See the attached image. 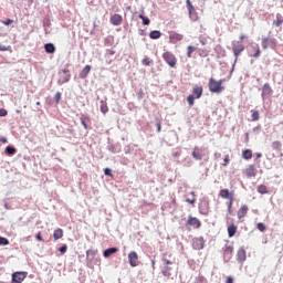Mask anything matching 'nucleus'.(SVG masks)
I'll use <instances>...</instances> for the list:
<instances>
[{"label":"nucleus","instance_id":"7ed1b4c3","mask_svg":"<svg viewBox=\"0 0 283 283\" xmlns=\"http://www.w3.org/2000/svg\"><path fill=\"white\" fill-rule=\"evenodd\" d=\"M161 56H163V60L168 64V66H170V69H175L178 60L176 59L174 52H170L169 50H167L166 52H164Z\"/></svg>","mask_w":283,"mask_h":283},{"label":"nucleus","instance_id":"6e6d98bb","mask_svg":"<svg viewBox=\"0 0 283 283\" xmlns=\"http://www.w3.org/2000/svg\"><path fill=\"white\" fill-rule=\"evenodd\" d=\"M0 142H1V143H8V138L2 137V138H0Z\"/></svg>","mask_w":283,"mask_h":283},{"label":"nucleus","instance_id":"c85d7f7f","mask_svg":"<svg viewBox=\"0 0 283 283\" xmlns=\"http://www.w3.org/2000/svg\"><path fill=\"white\" fill-rule=\"evenodd\" d=\"M17 153V148H14V146H7L6 147V154L9 156L15 155Z\"/></svg>","mask_w":283,"mask_h":283},{"label":"nucleus","instance_id":"c9c22d12","mask_svg":"<svg viewBox=\"0 0 283 283\" xmlns=\"http://www.w3.org/2000/svg\"><path fill=\"white\" fill-rule=\"evenodd\" d=\"M281 147H282V143H280V140H274L273 143H272V149H281Z\"/></svg>","mask_w":283,"mask_h":283},{"label":"nucleus","instance_id":"6e6552de","mask_svg":"<svg viewBox=\"0 0 283 283\" xmlns=\"http://www.w3.org/2000/svg\"><path fill=\"white\" fill-rule=\"evenodd\" d=\"M205 243L206 241L203 237H197L196 239H193L192 247L193 249L201 250L205 249Z\"/></svg>","mask_w":283,"mask_h":283},{"label":"nucleus","instance_id":"b1692460","mask_svg":"<svg viewBox=\"0 0 283 283\" xmlns=\"http://www.w3.org/2000/svg\"><path fill=\"white\" fill-rule=\"evenodd\" d=\"M282 24H283V15L277 13L276 19L273 20V25L274 27H282Z\"/></svg>","mask_w":283,"mask_h":283},{"label":"nucleus","instance_id":"a19ab883","mask_svg":"<svg viewBox=\"0 0 283 283\" xmlns=\"http://www.w3.org/2000/svg\"><path fill=\"white\" fill-rule=\"evenodd\" d=\"M188 104L190 106L195 105V95L193 94H189V96H188Z\"/></svg>","mask_w":283,"mask_h":283},{"label":"nucleus","instance_id":"393cba45","mask_svg":"<svg viewBox=\"0 0 283 283\" xmlns=\"http://www.w3.org/2000/svg\"><path fill=\"white\" fill-rule=\"evenodd\" d=\"M160 36H163L160 30H151V32L149 33V38L154 40L160 39Z\"/></svg>","mask_w":283,"mask_h":283},{"label":"nucleus","instance_id":"49530a36","mask_svg":"<svg viewBox=\"0 0 283 283\" xmlns=\"http://www.w3.org/2000/svg\"><path fill=\"white\" fill-rule=\"evenodd\" d=\"M229 163H230V155H226L223 166L228 167Z\"/></svg>","mask_w":283,"mask_h":283},{"label":"nucleus","instance_id":"58836bf2","mask_svg":"<svg viewBox=\"0 0 283 283\" xmlns=\"http://www.w3.org/2000/svg\"><path fill=\"white\" fill-rule=\"evenodd\" d=\"M256 228L259 229V231H261L262 233H264L266 231V224L265 223H258Z\"/></svg>","mask_w":283,"mask_h":283},{"label":"nucleus","instance_id":"e433bc0d","mask_svg":"<svg viewBox=\"0 0 283 283\" xmlns=\"http://www.w3.org/2000/svg\"><path fill=\"white\" fill-rule=\"evenodd\" d=\"M195 50H197L196 46H188V49H187L188 59H191L192 52H195Z\"/></svg>","mask_w":283,"mask_h":283},{"label":"nucleus","instance_id":"9b49d317","mask_svg":"<svg viewBox=\"0 0 283 283\" xmlns=\"http://www.w3.org/2000/svg\"><path fill=\"white\" fill-rule=\"evenodd\" d=\"M111 23L114 27H120V24H123V17H122V14H113L111 17Z\"/></svg>","mask_w":283,"mask_h":283},{"label":"nucleus","instance_id":"a878e982","mask_svg":"<svg viewBox=\"0 0 283 283\" xmlns=\"http://www.w3.org/2000/svg\"><path fill=\"white\" fill-rule=\"evenodd\" d=\"M98 251L94 250V249H88V251H86V259H91V261L96 258Z\"/></svg>","mask_w":283,"mask_h":283},{"label":"nucleus","instance_id":"7c9ffc66","mask_svg":"<svg viewBox=\"0 0 283 283\" xmlns=\"http://www.w3.org/2000/svg\"><path fill=\"white\" fill-rule=\"evenodd\" d=\"M258 191H259L261 195H266V193L269 192V189H268L266 185H259Z\"/></svg>","mask_w":283,"mask_h":283},{"label":"nucleus","instance_id":"de8ad7c7","mask_svg":"<svg viewBox=\"0 0 283 283\" xmlns=\"http://www.w3.org/2000/svg\"><path fill=\"white\" fill-rule=\"evenodd\" d=\"M59 251H60L62 254L66 253V251H67V245H62V247H60Z\"/></svg>","mask_w":283,"mask_h":283},{"label":"nucleus","instance_id":"79ce46f5","mask_svg":"<svg viewBox=\"0 0 283 283\" xmlns=\"http://www.w3.org/2000/svg\"><path fill=\"white\" fill-rule=\"evenodd\" d=\"M61 98H62V93H56L55 94V104L59 105V103H61Z\"/></svg>","mask_w":283,"mask_h":283},{"label":"nucleus","instance_id":"2eb2a0df","mask_svg":"<svg viewBox=\"0 0 283 283\" xmlns=\"http://www.w3.org/2000/svg\"><path fill=\"white\" fill-rule=\"evenodd\" d=\"M233 54H234V57H235V61H238L241 52H243L244 50V45L243 44H239V45H233Z\"/></svg>","mask_w":283,"mask_h":283},{"label":"nucleus","instance_id":"6ab92c4d","mask_svg":"<svg viewBox=\"0 0 283 283\" xmlns=\"http://www.w3.org/2000/svg\"><path fill=\"white\" fill-rule=\"evenodd\" d=\"M118 249L117 247H111L109 249H106L104 251V258H111V255H114V253H117Z\"/></svg>","mask_w":283,"mask_h":283},{"label":"nucleus","instance_id":"1a4fd4ad","mask_svg":"<svg viewBox=\"0 0 283 283\" xmlns=\"http://www.w3.org/2000/svg\"><path fill=\"white\" fill-rule=\"evenodd\" d=\"M187 224H190L191 227H196L197 229H200L201 221L198 219V217H192V214H189Z\"/></svg>","mask_w":283,"mask_h":283},{"label":"nucleus","instance_id":"8fccbe9b","mask_svg":"<svg viewBox=\"0 0 283 283\" xmlns=\"http://www.w3.org/2000/svg\"><path fill=\"white\" fill-rule=\"evenodd\" d=\"M35 239H38V241H44L42 233L35 234Z\"/></svg>","mask_w":283,"mask_h":283},{"label":"nucleus","instance_id":"72a5a7b5","mask_svg":"<svg viewBox=\"0 0 283 283\" xmlns=\"http://www.w3.org/2000/svg\"><path fill=\"white\" fill-rule=\"evenodd\" d=\"M233 251H234L233 247L227 245L224 249V255H232Z\"/></svg>","mask_w":283,"mask_h":283},{"label":"nucleus","instance_id":"09e8293b","mask_svg":"<svg viewBox=\"0 0 283 283\" xmlns=\"http://www.w3.org/2000/svg\"><path fill=\"white\" fill-rule=\"evenodd\" d=\"M0 116H8V111H6V108H0Z\"/></svg>","mask_w":283,"mask_h":283},{"label":"nucleus","instance_id":"3c124183","mask_svg":"<svg viewBox=\"0 0 283 283\" xmlns=\"http://www.w3.org/2000/svg\"><path fill=\"white\" fill-rule=\"evenodd\" d=\"M81 123H82V126H83L84 128H88V125H87L85 118H81Z\"/></svg>","mask_w":283,"mask_h":283},{"label":"nucleus","instance_id":"4468645a","mask_svg":"<svg viewBox=\"0 0 283 283\" xmlns=\"http://www.w3.org/2000/svg\"><path fill=\"white\" fill-rule=\"evenodd\" d=\"M249 213L248 205H242V207L238 211V219L241 220Z\"/></svg>","mask_w":283,"mask_h":283},{"label":"nucleus","instance_id":"052dcab7","mask_svg":"<svg viewBox=\"0 0 283 283\" xmlns=\"http://www.w3.org/2000/svg\"><path fill=\"white\" fill-rule=\"evenodd\" d=\"M17 114H18V115H20V114H21V111H20V109H18V111H17Z\"/></svg>","mask_w":283,"mask_h":283},{"label":"nucleus","instance_id":"4be33fe9","mask_svg":"<svg viewBox=\"0 0 283 283\" xmlns=\"http://www.w3.org/2000/svg\"><path fill=\"white\" fill-rule=\"evenodd\" d=\"M237 230H238L237 224H234V223L229 224V227H228V235L229 237H234L235 233H237Z\"/></svg>","mask_w":283,"mask_h":283},{"label":"nucleus","instance_id":"864d4df0","mask_svg":"<svg viewBox=\"0 0 283 283\" xmlns=\"http://www.w3.org/2000/svg\"><path fill=\"white\" fill-rule=\"evenodd\" d=\"M0 50L1 51H7V50H10V46H2V45H0Z\"/></svg>","mask_w":283,"mask_h":283},{"label":"nucleus","instance_id":"cd10ccee","mask_svg":"<svg viewBox=\"0 0 283 283\" xmlns=\"http://www.w3.org/2000/svg\"><path fill=\"white\" fill-rule=\"evenodd\" d=\"M63 235H64L63 229H56L53 233L55 241H57L59 239H62Z\"/></svg>","mask_w":283,"mask_h":283},{"label":"nucleus","instance_id":"13d9d810","mask_svg":"<svg viewBox=\"0 0 283 283\" xmlns=\"http://www.w3.org/2000/svg\"><path fill=\"white\" fill-rule=\"evenodd\" d=\"M256 157H258V158H261V157H262V154H261V153H256Z\"/></svg>","mask_w":283,"mask_h":283},{"label":"nucleus","instance_id":"f704fd0d","mask_svg":"<svg viewBox=\"0 0 283 283\" xmlns=\"http://www.w3.org/2000/svg\"><path fill=\"white\" fill-rule=\"evenodd\" d=\"M139 19H142L143 24L148 25L150 24V18L144 17V14H139Z\"/></svg>","mask_w":283,"mask_h":283},{"label":"nucleus","instance_id":"dca6fc26","mask_svg":"<svg viewBox=\"0 0 283 283\" xmlns=\"http://www.w3.org/2000/svg\"><path fill=\"white\" fill-rule=\"evenodd\" d=\"M251 49H252V52H253L251 54V56H253L254 59H259V56L261 55V49H260L259 44H252Z\"/></svg>","mask_w":283,"mask_h":283},{"label":"nucleus","instance_id":"412c9836","mask_svg":"<svg viewBox=\"0 0 283 283\" xmlns=\"http://www.w3.org/2000/svg\"><path fill=\"white\" fill-rule=\"evenodd\" d=\"M242 157L245 160H250L253 157V153H252L251 148H245L244 150H242Z\"/></svg>","mask_w":283,"mask_h":283},{"label":"nucleus","instance_id":"39448f33","mask_svg":"<svg viewBox=\"0 0 283 283\" xmlns=\"http://www.w3.org/2000/svg\"><path fill=\"white\" fill-rule=\"evenodd\" d=\"M128 261L130 266H138L139 265V254L136 251H130L128 253Z\"/></svg>","mask_w":283,"mask_h":283},{"label":"nucleus","instance_id":"4d7b16f0","mask_svg":"<svg viewBox=\"0 0 283 283\" xmlns=\"http://www.w3.org/2000/svg\"><path fill=\"white\" fill-rule=\"evenodd\" d=\"M221 154L220 153H214V158H220Z\"/></svg>","mask_w":283,"mask_h":283},{"label":"nucleus","instance_id":"f257e3e1","mask_svg":"<svg viewBox=\"0 0 283 283\" xmlns=\"http://www.w3.org/2000/svg\"><path fill=\"white\" fill-rule=\"evenodd\" d=\"M209 91L210 93H222L224 91L223 80L216 81V78H209Z\"/></svg>","mask_w":283,"mask_h":283},{"label":"nucleus","instance_id":"bb28decb","mask_svg":"<svg viewBox=\"0 0 283 283\" xmlns=\"http://www.w3.org/2000/svg\"><path fill=\"white\" fill-rule=\"evenodd\" d=\"M44 49L50 54H53L56 50L52 42H49L48 44H45Z\"/></svg>","mask_w":283,"mask_h":283},{"label":"nucleus","instance_id":"bf43d9fd","mask_svg":"<svg viewBox=\"0 0 283 283\" xmlns=\"http://www.w3.org/2000/svg\"><path fill=\"white\" fill-rule=\"evenodd\" d=\"M244 39H245L244 34H242V35L240 36V40H244Z\"/></svg>","mask_w":283,"mask_h":283},{"label":"nucleus","instance_id":"37998d69","mask_svg":"<svg viewBox=\"0 0 283 283\" xmlns=\"http://www.w3.org/2000/svg\"><path fill=\"white\" fill-rule=\"evenodd\" d=\"M164 263H165V269L166 271H169V265H171V261L169 259H164Z\"/></svg>","mask_w":283,"mask_h":283},{"label":"nucleus","instance_id":"a18cd8bd","mask_svg":"<svg viewBox=\"0 0 283 283\" xmlns=\"http://www.w3.org/2000/svg\"><path fill=\"white\" fill-rule=\"evenodd\" d=\"M104 172H105V175H107V177H114V175L112 172V168H105Z\"/></svg>","mask_w":283,"mask_h":283},{"label":"nucleus","instance_id":"c03bdc74","mask_svg":"<svg viewBox=\"0 0 283 283\" xmlns=\"http://www.w3.org/2000/svg\"><path fill=\"white\" fill-rule=\"evenodd\" d=\"M142 62H143V64L145 66H149V64H151L153 60H150V59H143Z\"/></svg>","mask_w":283,"mask_h":283},{"label":"nucleus","instance_id":"680f3d73","mask_svg":"<svg viewBox=\"0 0 283 283\" xmlns=\"http://www.w3.org/2000/svg\"><path fill=\"white\" fill-rule=\"evenodd\" d=\"M203 213H205V214H208V213H209V211H205Z\"/></svg>","mask_w":283,"mask_h":283},{"label":"nucleus","instance_id":"ea45409f","mask_svg":"<svg viewBox=\"0 0 283 283\" xmlns=\"http://www.w3.org/2000/svg\"><path fill=\"white\" fill-rule=\"evenodd\" d=\"M2 24H6V27H9L10 24H12L14 22V20H12V18H7L6 20L1 21Z\"/></svg>","mask_w":283,"mask_h":283},{"label":"nucleus","instance_id":"5fc2aeb1","mask_svg":"<svg viewBox=\"0 0 283 283\" xmlns=\"http://www.w3.org/2000/svg\"><path fill=\"white\" fill-rule=\"evenodd\" d=\"M157 130H158V133H160V130H161V123L157 124Z\"/></svg>","mask_w":283,"mask_h":283},{"label":"nucleus","instance_id":"c756f323","mask_svg":"<svg viewBox=\"0 0 283 283\" xmlns=\"http://www.w3.org/2000/svg\"><path fill=\"white\" fill-rule=\"evenodd\" d=\"M190 195H191L192 198L186 199V202H189L190 205L195 206L196 201H197L195 190H191Z\"/></svg>","mask_w":283,"mask_h":283},{"label":"nucleus","instance_id":"ddd939ff","mask_svg":"<svg viewBox=\"0 0 283 283\" xmlns=\"http://www.w3.org/2000/svg\"><path fill=\"white\" fill-rule=\"evenodd\" d=\"M170 42L176 44L177 42H180L184 39V34H180L179 32H171L169 35Z\"/></svg>","mask_w":283,"mask_h":283},{"label":"nucleus","instance_id":"603ef678","mask_svg":"<svg viewBox=\"0 0 283 283\" xmlns=\"http://www.w3.org/2000/svg\"><path fill=\"white\" fill-rule=\"evenodd\" d=\"M227 283H234L233 276H227Z\"/></svg>","mask_w":283,"mask_h":283},{"label":"nucleus","instance_id":"a211bd4d","mask_svg":"<svg viewBox=\"0 0 283 283\" xmlns=\"http://www.w3.org/2000/svg\"><path fill=\"white\" fill-rule=\"evenodd\" d=\"M91 71H92L91 64H86V66H84V69L80 72L81 78H86V76L90 74Z\"/></svg>","mask_w":283,"mask_h":283},{"label":"nucleus","instance_id":"f03ea898","mask_svg":"<svg viewBox=\"0 0 283 283\" xmlns=\"http://www.w3.org/2000/svg\"><path fill=\"white\" fill-rule=\"evenodd\" d=\"M221 199H228V209H232L234 202V190L221 189L219 190Z\"/></svg>","mask_w":283,"mask_h":283},{"label":"nucleus","instance_id":"aec40b11","mask_svg":"<svg viewBox=\"0 0 283 283\" xmlns=\"http://www.w3.org/2000/svg\"><path fill=\"white\" fill-rule=\"evenodd\" d=\"M192 93L196 95V98H200V97L202 96V93H203L202 86L196 85V86L192 88Z\"/></svg>","mask_w":283,"mask_h":283},{"label":"nucleus","instance_id":"4c0bfd02","mask_svg":"<svg viewBox=\"0 0 283 283\" xmlns=\"http://www.w3.org/2000/svg\"><path fill=\"white\" fill-rule=\"evenodd\" d=\"M251 113H252V114H251L252 120H259V118H260V113H258V111H252Z\"/></svg>","mask_w":283,"mask_h":283},{"label":"nucleus","instance_id":"473e14b6","mask_svg":"<svg viewBox=\"0 0 283 283\" xmlns=\"http://www.w3.org/2000/svg\"><path fill=\"white\" fill-rule=\"evenodd\" d=\"M0 245L1 247L10 245L9 239H7V237H0Z\"/></svg>","mask_w":283,"mask_h":283},{"label":"nucleus","instance_id":"0eeeda50","mask_svg":"<svg viewBox=\"0 0 283 283\" xmlns=\"http://www.w3.org/2000/svg\"><path fill=\"white\" fill-rule=\"evenodd\" d=\"M272 94H273V88L271 84L269 82H265V84H263V87H262V97L265 98V97L272 96Z\"/></svg>","mask_w":283,"mask_h":283},{"label":"nucleus","instance_id":"423d86ee","mask_svg":"<svg viewBox=\"0 0 283 283\" xmlns=\"http://www.w3.org/2000/svg\"><path fill=\"white\" fill-rule=\"evenodd\" d=\"M186 4L188 7L190 19L191 20H198V12H197L196 8L193 7L191 0H187Z\"/></svg>","mask_w":283,"mask_h":283},{"label":"nucleus","instance_id":"e2e57ef3","mask_svg":"<svg viewBox=\"0 0 283 283\" xmlns=\"http://www.w3.org/2000/svg\"><path fill=\"white\" fill-rule=\"evenodd\" d=\"M36 105H41V103H40V102H38V103H36Z\"/></svg>","mask_w":283,"mask_h":283},{"label":"nucleus","instance_id":"5701e85b","mask_svg":"<svg viewBox=\"0 0 283 283\" xmlns=\"http://www.w3.org/2000/svg\"><path fill=\"white\" fill-rule=\"evenodd\" d=\"M101 113H103L104 115H106L109 111L108 108V104H107V101H101Z\"/></svg>","mask_w":283,"mask_h":283},{"label":"nucleus","instance_id":"2f4dec72","mask_svg":"<svg viewBox=\"0 0 283 283\" xmlns=\"http://www.w3.org/2000/svg\"><path fill=\"white\" fill-rule=\"evenodd\" d=\"M269 42H270V38H268V36L262 38V48L264 50L269 49Z\"/></svg>","mask_w":283,"mask_h":283},{"label":"nucleus","instance_id":"20e7f679","mask_svg":"<svg viewBox=\"0 0 283 283\" xmlns=\"http://www.w3.org/2000/svg\"><path fill=\"white\" fill-rule=\"evenodd\" d=\"M72 78V74L69 71V69H63L62 71H59V84H64V83H69V81H71Z\"/></svg>","mask_w":283,"mask_h":283},{"label":"nucleus","instance_id":"f8f14e48","mask_svg":"<svg viewBox=\"0 0 283 283\" xmlns=\"http://www.w3.org/2000/svg\"><path fill=\"white\" fill-rule=\"evenodd\" d=\"M237 259L240 263L247 261V251L243 247H241V249L238 250Z\"/></svg>","mask_w":283,"mask_h":283},{"label":"nucleus","instance_id":"9d476101","mask_svg":"<svg viewBox=\"0 0 283 283\" xmlns=\"http://www.w3.org/2000/svg\"><path fill=\"white\" fill-rule=\"evenodd\" d=\"M244 174L249 179L255 177V175H258V169L255 168V165H250L248 168H245Z\"/></svg>","mask_w":283,"mask_h":283},{"label":"nucleus","instance_id":"f3484780","mask_svg":"<svg viewBox=\"0 0 283 283\" xmlns=\"http://www.w3.org/2000/svg\"><path fill=\"white\" fill-rule=\"evenodd\" d=\"M202 157L203 155H201L199 146H195L192 149V158L196 160H201Z\"/></svg>","mask_w":283,"mask_h":283}]
</instances>
